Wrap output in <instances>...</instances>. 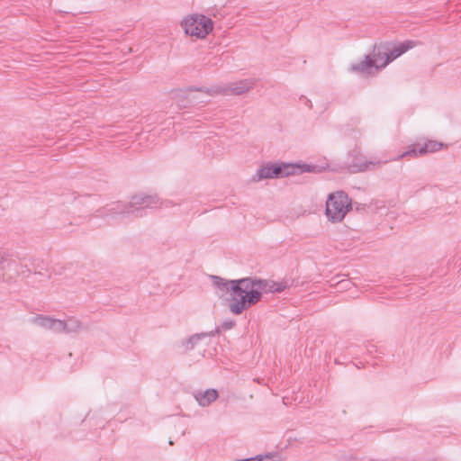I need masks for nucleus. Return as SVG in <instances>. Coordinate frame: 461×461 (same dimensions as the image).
I'll return each mask as SVG.
<instances>
[{
  "label": "nucleus",
  "instance_id": "3",
  "mask_svg": "<svg viewBox=\"0 0 461 461\" xmlns=\"http://www.w3.org/2000/svg\"><path fill=\"white\" fill-rule=\"evenodd\" d=\"M315 166L308 164H267L258 170V179L285 177L297 173L312 172Z\"/></svg>",
  "mask_w": 461,
  "mask_h": 461
},
{
  "label": "nucleus",
  "instance_id": "18",
  "mask_svg": "<svg viewBox=\"0 0 461 461\" xmlns=\"http://www.w3.org/2000/svg\"><path fill=\"white\" fill-rule=\"evenodd\" d=\"M233 325H234V322L232 321H226L223 322L222 327L224 329H230L233 327Z\"/></svg>",
  "mask_w": 461,
  "mask_h": 461
},
{
  "label": "nucleus",
  "instance_id": "11",
  "mask_svg": "<svg viewBox=\"0 0 461 461\" xmlns=\"http://www.w3.org/2000/svg\"><path fill=\"white\" fill-rule=\"evenodd\" d=\"M32 322L42 329L60 333L61 320L50 316L37 315L32 318Z\"/></svg>",
  "mask_w": 461,
  "mask_h": 461
},
{
  "label": "nucleus",
  "instance_id": "16",
  "mask_svg": "<svg viewBox=\"0 0 461 461\" xmlns=\"http://www.w3.org/2000/svg\"><path fill=\"white\" fill-rule=\"evenodd\" d=\"M275 456H276V454H266V455H257L252 457L240 459L239 461H271Z\"/></svg>",
  "mask_w": 461,
  "mask_h": 461
},
{
  "label": "nucleus",
  "instance_id": "14",
  "mask_svg": "<svg viewBox=\"0 0 461 461\" xmlns=\"http://www.w3.org/2000/svg\"><path fill=\"white\" fill-rule=\"evenodd\" d=\"M83 330L82 322L74 318L70 317L66 321L61 320L60 333H77Z\"/></svg>",
  "mask_w": 461,
  "mask_h": 461
},
{
  "label": "nucleus",
  "instance_id": "6",
  "mask_svg": "<svg viewBox=\"0 0 461 461\" xmlns=\"http://www.w3.org/2000/svg\"><path fill=\"white\" fill-rule=\"evenodd\" d=\"M212 285L218 288L221 292L227 294L230 293V303L229 304L230 311L234 314H239L233 311V306L239 300L247 294V288L245 285H242L243 281H247V277L238 280H226L217 276H211Z\"/></svg>",
  "mask_w": 461,
  "mask_h": 461
},
{
  "label": "nucleus",
  "instance_id": "1",
  "mask_svg": "<svg viewBox=\"0 0 461 461\" xmlns=\"http://www.w3.org/2000/svg\"><path fill=\"white\" fill-rule=\"evenodd\" d=\"M242 285H246L244 287L247 288V294L233 306V311L237 313H242L244 310L259 302L263 293H280L287 287L285 282L252 277H247V281H243Z\"/></svg>",
  "mask_w": 461,
  "mask_h": 461
},
{
  "label": "nucleus",
  "instance_id": "9",
  "mask_svg": "<svg viewBox=\"0 0 461 461\" xmlns=\"http://www.w3.org/2000/svg\"><path fill=\"white\" fill-rule=\"evenodd\" d=\"M380 64L378 58L374 57L373 50L371 54L366 55L362 60L351 63L348 70L362 77L374 76L383 69Z\"/></svg>",
  "mask_w": 461,
  "mask_h": 461
},
{
  "label": "nucleus",
  "instance_id": "7",
  "mask_svg": "<svg viewBox=\"0 0 461 461\" xmlns=\"http://www.w3.org/2000/svg\"><path fill=\"white\" fill-rule=\"evenodd\" d=\"M181 26L186 34L203 39L212 30L213 23L211 18L195 14L185 17L181 22Z\"/></svg>",
  "mask_w": 461,
  "mask_h": 461
},
{
  "label": "nucleus",
  "instance_id": "8",
  "mask_svg": "<svg viewBox=\"0 0 461 461\" xmlns=\"http://www.w3.org/2000/svg\"><path fill=\"white\" fill-rule=\"evenodd\" d=\"M255 83H256L255 79L249 78V79L240 80L239 82H236L233 85L228 86H212L210 88L199 87V88H195L194 90L199 91V92H203L208 96H213L215 95H220V94H223V95L233 94V95H240L247 93L251 88H253L255 86Z\"/></svg>",
  "mask_w": 461,
  "mask_h": 461
},
{
  "label": "nucleus",
  "instance_id": "15",
  "mask_svg": "<svg viewBox=\"0 0 461 461\" xmlns=\"http://www.w3.org/2000/svg\"><path fill=\"white\" fill-rule=\"evenodd\" d=\"M443 146L444 144L442 142L429 140L421 147L419 148V152L426 155L428 153L440 150Z\"/></svg>",
  "mask_w": 461,
  "mask_h": 461
},
{
  "label": "nucleus",
  "instance_id": "4",
  "mask_svg": "<svg viewBox=\"0 0 461 461\" xmlns=\"http://www.w3.org/2000/svg\"><path fill=\"white\" fill-rule=\"evenodd\" d=\"M420 43L415 41H405L399 43L384 42L374 47V57L378 58L380 67L384 68L389 63L415 48Z\"/></svg>",
  "mask_w": 461,
  "mask_h": 461
},
{
  "label": "nucleus",
  "instance_id": "19",
  "mask_svg": "<svg viewBox=\"0 0 461 461\" xmlns=\"http://www.w3.org/2000/svg\"><path fill=\"white\" fill-rule=\"evenodd\" d=\"M348 284H349V281H348V280H342V281H339V282L338 283V285H339V287H341V288H347Z\"/></svg>",
  "mask_w": 461,
  "mask_h": 461
},
{
  "label": "nucleus",
  "instance_id": "13",
  "mask_svg": "<svg viewBox=\"0 0 461 461\" xmlns=\"http://www.w3.org/2000/svg\"><path fill=\"white\" fill-rule=\"evenodd\" d=\"M207 337H208V334L205 332L193 334L188 338L183 339L180 341V347L185 352L193 350L196 346H198V344L203 339H206Z\"/></svg>",
  "mask_w": 461,
  "mask_h": 461
},
{
  "label": "nucleus",
  "instance_id": "10",
  "mask_svg": "<svg viewBox=\"0 0 461 461\" xmlns=\"http://www.w3.org/2000/svg\"><path fill=\"white\" fill-rule=\"evenodd\" d=\"M420 156H423V154L419 152V148L416 145H411L407 149V150L396 157L388 159L366 160L364 162L354 165V167H356L357 171L364 172L380 167L382 165H384L389 161H397L403 158H418Z\"/></svg>",
  "mask_w": 461,
  "mask_h": 461
},
{
  "label": "nucleus",
  "instance_id": "12",
  "mask_svg": "<svg viewBox=\"0 0 461 461\" xmlns=\"http://www.w3.org/2000/svg\"><path fill=\"white\" fill-rule=\"evenodd\" d=\"M193 395L198 405L201 407H207L211 405L219 397L217 390L212 388L204 391H195Z\"/></svg>",
  "mask_w": 461,
  "mask_h": 461
},
{
  "label": "nucleus",
  "instance_id": "2",
  "mask_svg": "<svg viewBox=\"0 0 461 461\" xmlns=\"http://www.w3.org/2000/svg\"><path fill=\"white\" fill-rule=\"evenodd\" d=\"M158 199L153 195L137 194L131 197L129 203L115 202L105 208V214L109 216L116 215H134L142 216V212L147 208L156 207Z\"/></svg>",
  "mask_w": 461,
  "mask_h": 461
},
{
  "label": "nucleus",
  "instance_id": "5",
  "mask_svg": "<svg viewBox=\"0 0 461 461\" xmlns=\"http://www.w3.org/2000/svg\"><path fill=\"white\" fill-rule=\"evenodd\" d=\"M351 208V199L348 195L343 191H338L329 194L325 215L330 222L338 223L343 221Z\"/></svg>",
  "mask_w": 461,
  "mask_h": 461
},
{
  "label": "nucleus",
  "instance_id": "17",
  "mask_svg": "<svg viewBox=\"0 0 461 461\" xmlns=\"http://www.w3.org/2000/svg\"><path fill=\"white\" fill-rule=\"evenodd\" d=\"M194 89H189V90H180L176 93H175L174 95V98H177V97H187V98H190L191 97V92L193 91Z\"/></svg>",
  "mask_w": 461,
  "mask_h": 461
}]
</instances>
